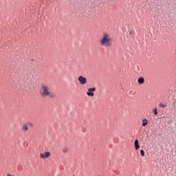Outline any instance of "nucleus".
<instances>
[{"mask_svg": "<svg viewBox=\"0 0 176 176\" xmlns=\"http://www.w3.org/2000/svg\"><path fill=\"white\" fill-rule=\"evenodd\" d=\"M78 79L80 81V83L81 85H86V83H87V78H86V77H83L82 76H80L78 77Z\"/></svg>", "mask_w": 176, "mask_h": 176, "instance_id": "4", "label": "nucleus"}, {"mask_svg": "<svg viewBox=\"0 0 176 176\" xmlns=\"http://www.w3.org/2000/svg\"><path fill=\"white\" fill-rule=\"evenodd\" d=\"M154 115H157V109H153Z\"/></svg>", "mask_w": 176, "mask_h": 176, "instance_id": "13", "label": "nucleus"}, {"mask_svg": "<svg viewBox=\"0 0 176 176\" xmlns=\"http://www.w3.org/2000/svg\"><path fill=\"white\" fill-rule=\"evenodd\" d=\"M94 91H96V87L89 88L87 92L88 97H94Z\"/></svg>", "mask_w": 176, "mask_h": 176, "instance_id": "3", "label": "nucleus"}, {"mask_svg": "<svg viewBox=\"0 0 176 176\" xmlns=\"http://www.w3.org/2000/svg\"><path fill=\"white\" fill-rule=\"evenodd\" d=\"M50 88L47 85H41V91H40V94L41 97H50L51 98H54L56 95L50 92Z\"/></svg>", "mask_w": 176, "mask_h": 176, "instance_id": "1", "label": "nucleus"}, {"mask_svg": "<svg viewBox=\"0 0 176 176\" xmlns=\"http://www.w3.org/2000/svg\"><path fill=\"white\" fill-rule=\"evenodd\" d=\"M148 124V120L146 119H143L142 120V126L143 127H145Z\"/></svg>", "mask_w": 176, "mask_h": 176, "instance_id": "9", "label": "nucleus"}, {"mask_svg": "<svg viewBox=\"0 0 176 176\" xmlns=\"http://www.w3.org/2000/svg\"><path fill=\"white\" fill-rule=\"evenodd\" d=\"M140 155L141 156H145V152L142 149L140 151Z\"/></svg>", "mask_w": 176, "mask_h": 176, "instance_id": "11", "label": "nucleus"}, {"mask_svg": "<svg viewBox=\"0 0 176 176\" xmlns=\"http://www.w3.org/2000/svg\"><path fill=\"white\" fill-rule=\"evenodd\" d=\"M100 44L102 46H112V38H111V36L107 33H104L103 36L100 40Z\"/></svg>", "mask_w": 176, "mask_h": 176, "instance_id": "2", "label": "nucleus"}, {"mask_svg": "<svg viewBox=\"0 0 176 176\" xmlns=\"http://www.w3.org/2000/svg\"><path fill=\"white\" fill-rule=\"evenodd\" d=\"M159 107H161V108H166L167 106L164 103H160Z\"/></svg>", "mask_w": 176, "mask_h": 176, "instance_id": "10", "label": "nucleus"}, {"mask_svg": "<svg viewBox=\"0 0 176 176\" xmlns=\"http://www.w3.org/2000/svg\"><path fill=\"white\" fill-rule=\"evenodd\" d=\"M7 176H14V175L8 174Z\"/></svg>", "mask_w": 176, "mask_h": 176, "instance_id": "15", "label": "nucleus"}, {"mask_svg": "<svg viewBox=\"0 0 176 176\" xmlns=\"http://www.w3.org/2000/svg\"><path fill=\"white\" fill-rule=\"evenodd\" d=\"M68 151V148L65 147L63 149V153H67V152Z\"/></svg>", "mask_w": 176, "mask_h": 176, "instance_id": "12", "label": "nucleus"}, {"mask_svg": "<svg viewBox=\"0 0 176 176\" xmlns=\"http://www.w3.org/2000/svg\"><path fill=\"white\" fill-rule=\"evenodd\" d=\"M28 124L29 126H30V127H32L34 125L32 124V123H30V122H28Z\"/></svg>", "mask_w": 176, "mask_h": 176, "instance_id": "14", "label": "nucleus"}, {"mask_svg": "<svg viewBox=\"0 0 176 176\" xmlns=\"http://www.w3.org/2000/svg\"><path fill=\"white\" fill-rule=\"evenodd\" d=\"M138 82L140 85H143V83H145V78L140 77L138 78Z\"/></svg>", "mask_w": 176, "mask_h": 176, "instance_id": "6", "label": "nucleus"}, {"mask_svg": "<svg viewBox=\"0 0 176 176\" xmlns=\"http://www.w3.org/2000/svg\"><path fill=\"white\" fill-rule=\"evenodd\" d=\"M130 34H133V32L131 31V32H130Z\"/></svg>", "mask_w": 176, "mask_h": 176, "instance_id": "16", "label": "nucleus"}, {"mask_svg": "<svg viewBox=\"0 0 176 176\" xmlns=\"http://www.w3.org/2000/svg\"><path fill=\"white\" fill-rule=\"evenodd\" d=\"M22 130H23V131H28V124H24L22 126Z\"/></svg>", "mask_w": 176, "mask_h": 176, "instance_id": "7", "label": "nucleus"}, {"mask_svg": "<svg viewBox=\"0 0 176 176\" xmlns=\"http://www.w3.org/2000/svg\"><path fill=\"white\" fill-rule=\"evenodd\" d=\"M135 148L136 150L139 149V148H140V143L138 142V140H135Z\"/></svg>", "mask_w": 176, "mask_h": 176, "instance_id": "8", "label": "nucleus"}, {"mask_svg": "<svg viewBox=\"0 0 176 176\" xmlns=\"http://www.w3.org/2000/svg\"><path fill=\"white\" fill-rule=\"evenodd\" d=\"M50 157V152H49V151H45V154H43V153L40 154V157L41 159H46Z\"/></svg>", "mask_w": 176, "mask_h": 176, "instance_id": "5", "label": "nucleus"}]
</instances>
